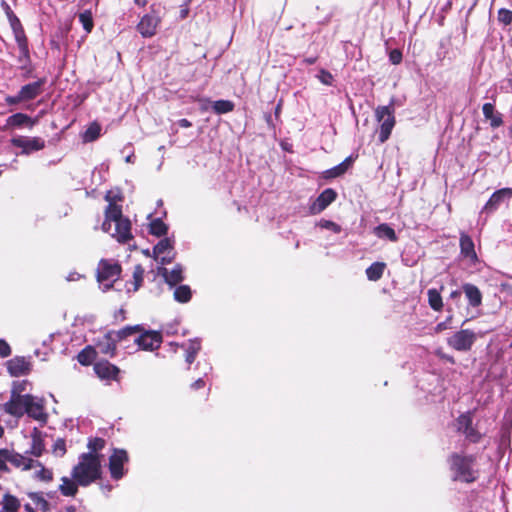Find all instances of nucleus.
Masks as SVG:
<instances>
[{
	"label": "nucleus",
	"instance_id": "obj_1",
	"mask_svg": "<svg viewBox=\"0 0 512 512\" xmlns=\"http://www.w3.org/2000/svg\"><path fill=\"white\" fill-rule=\"evenodd\" d=\"M72 478L82 487L101 479V455L95 453H83L79 457V462L71 472Z\"/></svg>",
	"mask_w": 512,
	"mask_h": 512
},
{
	"label": "nucleus",
	"instance_id": "obj_2",
	"mask_svg": "<svg viewBox=\"0 0 512 512\" xmlns=\"http://www.w3.org/2000/svg\"><path fill=\"white\" fill-rule=\"evenodd\" d=\"M476 462L475 455H465L454 452L449 455L448 463L454 473L453 480L473 483L478 479V471L473 468Z\"/></svg>",
	"mask_w": 512,
	"mask_h": 512
},
{
	"label": "nucleus",
	"instance_id": "obj_3",
	"mask_svg": "<svg viewBox=\"0 0 512 512\" xmlns=\"http://www.w3.org/2000/svg\"><path fill=\"white\" fill-rule=\"evenodd\" d=\"M122 266L112 259H101L96 270V279L103 284L104 291L113 288L114 283L121 277Z\"/></svg>",
	"mask_w": 512,
	"mask_h": 512
},
{
	"label": "nucleus",
	"instance_id": "obj_4",
	"mask_svg": "<svg viewBox=\"0 0 512 512\" xmlns=\"http://www.w3.org/2000/svg\"><path fill=\"white\" fill-rule=\"evenodd\" d=\"M375 117L379 125L378 140L380 143H385L396 124L395 109L392 104L385 106H378L375 109Z\"/></svg>",
	"mask_w": 512,
	"mask_h": 512
},
{
	"label": "nucleus",
	"instance_id": "obj_5",
	"mask_svg": "<svg viewBox=\"0 0 512 512\" xmlns=\"http://www.w3.org/2000/svg\"><path fill=\"white\" fill-rule=\"evenodd\" d=\"M46 78H40L35 82L23 85L16 95H8L5 97V103L9 106H15L22 102L36 99L44 91Z\"/></svg>",
	"mask_w": 512,
	"mask_h": 512
},
{
	"label": "nucleus",
	"instance_id": "obj_6",
	"mask_svg": "<svg viewBox=\"0 0 512 512\" xmlns=\"http://www.w3.org/2000/svg\"><path fill=\"white\" fill-rule=\"evenodd\" d=\"M161 22L162 17L159 7L156 4H152L149 8V12L140 18L136 29L143 38H151L156 35Z\"/></svg>",
	"mask_w": 512,
	"mask_h": 512
},
{
	"label": "nucleus",
	"instance_id": "obj_7",
	"mask_svg": "<svg viewBox=\"0 0 512 512\" xmlns=\"http://www.w3.org/2000/svg\"><path fill=\"white\" fill-rule=\"evenodd\" d=\"M457 430L462 432L471 443H479L482 434L473 426V413L471 411L460 414L457 419Z\"/></svg>",
	"mask_w": 512,
	"mask_h": 512
},
{
	"label": "nucleus",
	"instance_id": "obj_8",
	"mask_svg": "<svg viewBox=\"0 0 512 512\" xmlns=\"http://www.w3.org/2000/svg\"><path fill=\"white\" fill-rule=\"evenodd\" d=\"M477 337L470 329H461L447 339V344L456 351H469Z\"/></svg>",
	"mask_w": 512,
	"mask_h": 512
},
{
	"label": "nucleus",
	"instance_id": "obj_9",
	"mask_svg": "<svg viewBox=\"0 0 512 512\" xmlns=\"http://www.w3.org/2000/svg\"><path fill=\"white\" fill-rule=\"evenodd\" d=\"M129 456L124 449H113L112 454L109 457V472L111 478L114 480H120L125 475L124 464L128 463Z\"/></svg>",
	"mask_w": 512,
	"mask_h": 512
},
{
	"label": "nucleus",
	"instance_id": "obj_10",
	"mask_svg": "<svg viewBox=\"0 0 512 512\" xmlns=\"http://www.w3.org/2000/svg\"><path fill=\"white\" fill-rule=\"evenodd\" d=\"M96 376L104 381H120L121 370L118 366L112 364L107 359H99L93 365Z\"/></svg>",
	"mask_w": 512,
	"mask_h": 512
},
{
	"label": "nucleus",
	"instance_id": "obj_11",
	"mask_svg": "<svg viewBox=\"0 0 512 512\" xmlns=\"http://www.w3.org/2000/svg\"><path fill=\"white\" fill-rule=\"evenodd\" d=\"M26 408L25 414L30 418L39 421L41 424H46L48 421V414L45 411L44 401L36 399L31 394H25Z\"/></svg>",
	"mask_w": 512,
	"mask_h": 512
},
{
	"label": "nucleus",
	"instance_id": "obj_12",
	"mask_svg": "<svg viewBox=\"0 0 512 512\" xmlns=\"http://www.w3.org/2000/svg\"><path fill=\"white\" fill-rule=\"evenodd\" d=\"M10 142L12 146L21 148V153L25 155L45 148V140L40 137L29 138L25 136H18L13 137Z\"/></svg>",
	"mask_w": 512,
	"mask_h": 512
},
{
	"label": "nucleus",
	"instance_id": "obj_13",
	"mask_svg": "<svg viewBox=\"0 0 512 512\" xmlns=\"http://www.w3.org/2000/svg\"><path fill=\"white\" fill-rule=\"evenodd\" d=\"M6 368L12 377H20L32 371V363L30 357L15 356L6 362Z\"/></svg>",
	"mask_w": 512,
	"mask_h": 512
},
{
	"label": "nucleus",
	"instance_id": "obj_14",
	"mask_svg": "<svg viewBox=\"0 0 512 512\" xmlns=\"http://www.w3.org/2000/svg\"><path fill=\"white\" fill-rule=\"evenodd\" d=\"M115 232L112 234L119 243L126 244L132 238L131 221L123 216L122 207L120 206V217L114 220Z\"/></svg>",
	"mask_w": 512,
	"mask_h": 512
},
{
	"label": "nucleus",
	"instance_id": "obj_15",
	"mask_svg": "<svg viewBox=\"0 0 512 512\" xmlns=\"http://www.w3.org/2000/svg\"><path fill=\"white\" fill-rule=\"evenodd\" d=\"M162 335L157 331H141V334L135 339V343L146 351H154L162 344Z\"/></svg>",
	"mask_w": 512,
	"mask_h": 512
},
{
	"label": "nucleus",
	"instance_id": "obj_16",
	"mask_svg": "<svg viewBox=\"0 0 512 512\" xmlns=\"http://www.w3.org/2000/svg\"><path fill=\"white\" fill-rule=\"evenodd\" d=\"M98 353L113 358L117 355V342L114 340V330H109L94 345Z\"/></svg>",
	"mask_w": 512,
	"mask_h": 512
},
{
	"label": "nucleus",
	"instance_id": "obj_17",
	"mask_svg": "<svg viewBox=\"0 0 512 512\" xmlns=\"http://www.w3.org/2000/svg\"><path fill=\"white\" fill-rule=\"evenodd\" d=\"M15 41L19 50V55L17 56L19 68L23 71L31 73L33 68L28 38L26 37Z\"/></svg>",
	"mask_w": 512,
	"mask_h": 512
},
{
	"label": "nucleus",
	"instance_id": "obj_18",
	"mask_svg": "<svg viewBox=\"0 0 512 512\" xmlns=\"http://www.w3.org/2000/svg\"><path fill=\"white\" fill-rule=\"evenodd\" d=\"M26 399L24 395L11 394L10 399L3 405V410L16 418H21L25 414Z\"/></svg>",
	"mask_w": 512,
	"mask_h": 512
},
{
	"label": "nucleus",
	"instance_id": "obj_19",
	"mask_svg": "<svg viewBox=\"0 0 512 512\" xmlns=\"http://www.w3.org/2000/svg\"><path fill=\"white\" fill-rule=\"evenodd\" d=\"M337 198V192L332 188H327L320 193L310 206L312 214H318L325 210Z\"/></svg>",
	"mask_w": 512,
	"mask_h": 512
},
{
	"label": "nucleus",
	"instance_id": "obj_20",
	"mask_svg": "<svg viewBox=\"0 0 512 512\" xmlns=\"http://www.w3.org/2000/svg\"><path fill=\"white\" fill-rule=\"evenodd\" d=\"M357 157L358 155H350L346 157L340 164L323 171L321 173V178L331 180L344 175L353 166Z\"/></svg>",
	"mask_w": 512,
	"mask_h": 512
},
{
	"label": "nucleus",
	"instance_id": "obj_21",
	"mask_svg": "<svg viewBox=\"0 0 512 512\" xmlns=\"http://www.w3.org/2000/svg\"><path fill=\"white\" fill-rule=\"evenodd\" d=\"M8 462L15 468H21L25 471L34 468V466H40V461L22 455L13 449H8Z\"/></svg>",
	"mask_w": 512,
	"mask_h": 512
},
{
	"label": "nucleus",
	"instance_id": "obj_22",
	"mask_svg": "<svg viewBox=\"0 0 512 512\" xmlns=\"http://www.w3.org/2000/svg\"><path fill=\"white\" fill-rule=\"evenodd\" d=\"M110 194L111 192L109 191L105 195V200L108 201L109 204L105 209V219L102 223V230L104 232H109L111 229V223L120 217V205H117L114 202Z\"/></svg>",
	"mask_w": 512,
	"mask_h": 512
},
{
	"label": "nucleus",
	"instance_id": "obj_23",
	"mask_svg": "<svg viewBox=\"0 0 512 512\" xmlns=\"http://www.w3.org/2000/svg\"><path fill=\"white\" fill-rule=\"evenodd\" d=\"M459 246L460 254L464 258L469 259L473 264L478 262L473 239L466 232H460Z\"/></svg>",
	"mask_w": 512,
	"mask_h": 512
},
{
	"label": "nucleus",
	"instance_id": "obj_24",
	"mask_svg": "<svg viewBox=\"0 0 512 512\" xmlns=\"http://www.w3.org/2000/svg\"><path fill=\"white\" fill-rule=\"evenodd\" d=\"M505 198H512V188H502L495 191L484 206L486 212L495 211Z\"/></svg>",
	"mask_w": 512,
	"mask_h": 512
},
{
	"label": "nucleus",
	"instance_id": "obj_25",
	"mask_svg": "<svg viewBox=\"0 0 512 512\" xmlns=\"http://www.w3.org/2000/svg\"><path fill=\"white\" fill-rule=\"evenodd\" d=\"M462 291L468 301L469 306L477 308L482 305L483 295L480 289L472 283H464Z\"/></svg>",
	"mask_w": 512,
	"mask_h": 512
},
{
	"label": "nucleus",
	"instance_id": "obj_26",
	"mask_svg": "<svg viewBox=\"0 0 512 512\" xmlns=\"http://www.w3.org/2000/svg\"><path fill=\"white\" fill-rule=\"evenodd\" d=\"M158 274L161 275L170 286H175L183 281V270L180 264L175 265L171 271H168L165 267H159Z\"/></svg>",
	"mask_w": 512,
	"mask_h": 512
},
{
	"label": "nucleus",
	"instance_id": "obj_27",
	"mask_svg": "<svg viewBox=\"0 0 512 512\" xmlns=\"http://www.w3.org/2000/svg\"><path fill=\"white\" fill-rule=\"evenodd\" d=\"M31 447L26 454H31L35 457H40L45 451V443L43 434L38 428H34L31 432Z\"/></svg>",
	"mask_w": 512,
	"mask_h": 512
},
{
	"label": "nucleus",
	"instance_id": "obj_28",
	"mask_svg": "<svg viewBox=\"0 0 512 512\" xmlns=\"http://www.w3.org/2000/svg\"><path fill=\"white\" fill-rule=\"evenodd\" d=\"M484 118L490 121V126L495 129L503 125V117L500 112L495 111V106L492 103H484L482 106Z\"/></svg>",
	"mask_w": 512,
	"mask_h": 512
},
{
	"label": "nucleus",
	"instance_id": "obj_29",
	"mask_svg": "<svg viewBox=\"0 0 512 512\" xmlns=\"http://www.w3.org/2000/svg\"><path fill=\"white\" fill-rule=\"evenodd\" d=\"M6 123L8 126H11V127L20 128L23 126H27L29 128H32L35 125L36 121L33 120L27 114L18 112V113H15V114L9 116L6 120Z\"/></svg>",
	"mask_w": 512,
	"mask_h": 512
},
{
	"label": "nucleus",
	"instance_id": "obj_30",
	"mask_svg": "<svg viewBox=\"0 0 512 512\" xmlns=\"http://www.w3.org/2000/svg\"><path fill=\"white\" fill-rule=\"evenodd\" d=\"M98 352L92 345L85 346L77 355V361L83 366L94 365Z\"/></svg>",
	"mask_w": 512,
	"mask_h": 512
},
{
	"label": "nucleus",
	"instance_id": "obj_31",
	"mask_svg": "<svg viewBox=\"0 0 512 512\" xmlns=\"http://www.w3.org/2000/svg\"><path fill=\"white\" fill-rule=\"evenodd\" d=\"M61 485L59 486L60 493L65 497H74L78 492V486H80L77 481L73 478H68L66 476L61 478Z\"/></svg>",
	"mask_w": 512,
	"mask_h": 512
},
{
	"label": "nucleus",
	"instance_id": "obj_32",
	"mask_svg": "<svg viewBox=\"0 0 512 512\" xmlns=\"http://www.w3.org/2000/svg\"><path fill=\"white\" fill-rule=\"evenodd\" d=\"M374 234L380 239H388L391 242H396L398 237L395 230L387 223H382L374 228Z\"/></svg>",
	"mask_w": 512,
	"mask_h": 512
},
{
	"label": "nucleus",
	"instance_id": "obj_33",
	"mask_svg": "<svg viewBox=\"0 0 512 512\" xmlns=\"http://www.w3.org/2000/svg\"><path fill=\"white\" fill-rule=\"evenodd\" d=\"M386 263L374 262L366 269V276L370 281H378L382 278Z\"/></svg>",
	"mask_w": 512,
	"mask_h": 512
},
{
	"label": "nucleus",
	"instance_id": "obj_34",
	"mask_svg": "<svg viewBox=\"0 0 512 512\" xmlns=\"http://www.w3.org/2000/svg\"><path fill=\"white\" fill-rule=\"evenodd\" d=\"M141 331H143V328L140 325L126 326L120 330H114V340L118 344L119 342L125 340L129 336L140 333Z\"/></svg>",
	"mask_w": 512,
	"mask_h": 512
},
{
	"label": "nucleus",
	"instance_id": "obj_35",
	"mask_svg": "<svg viewBox=\"0 0 512 512\" xmlns=\"http://www.w3.org/2000/svg\"><path fill=\"white\" fill-rule=\"evenodd\" d=\"M200 349H201V341L199 339H191L188 341V344L186 346L185 360L189 365L195 361L196 356H197L198 352L200 351Z\"/></svg>",
	"mask_w": 512,
	"mask_h": 512
},
{
	"label": "nucleus",
	"instance_id": "obj_36",
	"mask_svg": "<svg viewBox=\"0 0 512 512\" xmlns=\"http://www.w3.org/2000/svg\"><path fill=\"white\" fill-rule=\"evenodd\" d=\"M427 296H428V303H429V306L431 307V309H433L436 312H439L443 309L444 305H443L442 296L437 289H435V288L429 289L427 291Z\"/></svg>",
	"mask_w": 512,
	"mask_h": 512
},
{
	"label": "nucleus",
	"instance_id": "obj_37",
	"mask_svg": "<svg viewBox=\"0 0 512 512\" xmlns=\"http://www.w3.org/2000/svg\"><path fill=\"white\" fill-rule=\"evenodd\" d=\"M2 509L0 512H18L20 501L11 494H5L2 499Z\"/></svg>",
	"mask_w": 512,
	"mask_h": 512
},
{
	"label": "nucleus",
	"instance_id": "obj_38",
	"mask_svg": "<svg viewBox=\"0 0 512 512\" xmlns=\"http://www.w3.org/2000/svg\"><path fill=\"white\" fill-rule=\"evenodd\" d=\"M149 233L156 237L165 236L168 232V226L163 222L162 219H153L149 224Z\"/></svg>",
	"mask_w": 512,
	"mask_h": 512
},
{
	"label": "nucleus",
	"instance_id": "obj_39",
	"mask_svg": "<svg viewBox=\"0 0 512 512\" xmlns=\"http://www.w3.org/2000/svg\"><path fill=\"white\" fill-rule=\"evenodd\" d=\"M153 253L157 258L165 253H173V241L168 237L161 239L154 246Z\"/></svg>",
	"mask_w": 512,
	"mask_h": 512
},
{
	"label": "nucleus",
	"instance_id": "obj_40",
	"mask_svg": "<svg viewBox=\"0 0 512 512\" xmlns=\"http://www.w3.org/2000/svg\"><path fill=\"white\" fill-rule=\"evenodd\" d=\"M192 297L191 289L188 285L177 286L174 290V299L179 303H187Z\"/></svg>",
	"mask_w": 512,
	"mask_h": 512
},
{
	"label": "nucleus",
	"instance_id": "obj_41",
	"mask_svg": "<svg viewBox=\"0 0 512 512\" xmlns=\"http://www.w3.org/2000/svg\"><path fill=\"white\" fill-rule=\"evenodd\" d=\"M101 126L97 122L91 123L83 134V141L85 143L93 142L100 136Z\"/></svg>",
	"mask_w": 512,
	"mask_h": 512
},
{
	"label": "nucleus",
	"instance_id": "obj_42",
	"mask_svg": "<svg viewBox=\"0 0 512 512\" xmlns=\"http://www.w3.org/2000/svg\"><path fill=\"white\" fill-rule=\"evenodd\" d=\"M234 103L230 100H217L213 103V111L216 114H226L234 110Z\"/></svg>",
	"mask_w": 512,
	"mask_h": 512
},
{
	"label": "nucleus",
	"instance_id": "obj_43",
	"mask_svg": "<svg viewBox=\"0 0 512 512\" xmlns=\"http://www.w3.org/2000/svg\"><path fill=\"white\" fill-rule=\"evenodd\" d=\"M10 27L12 29L15 40L26 38V33L24 27L20 21V19L16 16H13L12 19L9 20Z\"/></svg>",
	"mask_w": 512,
	"mask_h": 512
},
{
	"label": "nucleus",
	"instance_id": "obj_44",
	"mask_svg": "<svg viewBox=\"0 0 512 512\" xmlns=\"http://www.w3.org/2000/svg\"><path fill=\"white\" fill-rule=\"evenodd\" d=\"M79 22L82 24L86 33H91L94 28L93 15L90 10H85L79 14Z\"/></svg>",
	"mask_w": 512,
	"mask_h": 512
},
{
	"label": "nucleus",
	"instance_id": "obj_45",
	"mask_svg": "<svg viewBox=\"0 0 512 512\" xmlns=\"http://www.w3.org/2000/svg\"><path fill=\"white\" fill-rule=\"evenodd\" d=\"M28 497L40 507L41 511L48 512L50 510L49 502L43 497L40 492H30L28 493Z\"/></svg>",
	"mask_w": 512,
	"mask_h": 512
},
{
	"label": "nucleus",
	"instance_id": "obj_46",
	"mask_svg": "<svg viewBox=\"0 0 512 512\" xmlns=\"http://www.w3.org/2000/svg\"><path fill=\"white\" fill-rule=\"evenodd\" d=\"M145 270L141 264H137L133 271V291L136 292L142 286Z\"/></svg>",
	"mask_w": 512,
	"mask_h": 512
},
{
	"label": "nucleus",
	"instance_id": "obj_47",
	"mask_svg": "<svg viewBox=\"0 0 512 512\" xmlns=\"http://www.w3.org/2000/svg\"><path fill=\"white\" fill-rule=\"evenodd\" d=\"M34 468H39V470L35 472V478L38 480L44 482H51L53 480V471L46 468L41 462L40 466H34Z\"/></svg>",
	"mask_w": 512,
	"mask_h": 512
},
{
	"label": "nucleus",
	"instance_id": "obj_48",
	"mask_svg": "<svg viewBox=\"0 0 512 512\" xmlns=\"http://www.w3.org/2000/svg\"><path fill=\"white\" fill-rule=\"evenodd\" d=\"M106 441L100 437L90 438L87 443V447L90 450L88 453L98 454L99 451L104 449Z\"/></svg>",
	"mask_w": 512,
	"mask_h": 512
},
{
	"label": "nucleus",
	"instance_id": "obj_49",
	"mask_svg": "<svg viewBox=\"0 0 512 512\" xmlns=\"http://www.w3.org/2000/svg\"><path fill=\"white\" fill-rule=\"evenodd\" d=\"M497 19L499 23L504 26H509L512 23V11L506 8H501L498 10Z\"/></svg>",
	"mask_w": 512,
	"mask_h": 512
},
{
	"label": "nucleus",
	"instance_id": "obj_50",
	"mask_svg": "<svg viewBox=\"0 0 512 512\" xmlns=\"http://www.w3.org/2000/svg\"><path fill=\"white\" fill-rule=\"evenodd\" d=\"M67 452V449H66V442L63 438H58L53 446H52V453L56 456V457H63Z\"/></svg>",
	"mask_w": 512,
	"mask_h": 512
},
{
	"label": "nucleus",
	"instance_id": "obj_51",
	"mask_svg": "<svg viewBox=\"0 0 512 512\" xmlns=\"http://www.w3.org/2000/svg\"><path fill=\"white\" fill-rule=\"evenodd\" d=\"M317 78L321 83L328 86H331L334 81L333 75L326 69H320Z\"/></svg>",
	"mask_w": 512,
	"mask_h": 512
},
{
	"label": "nucleus",
	"instance_id": "obj_52",
	"mask_svg": "<svg viewBox=\"0 0 512 512\" xmlns=\"http://www.w3.org/2000/svg\"><path fill=\"white\" fill-rule=\"evenodd\" d=\"M28 384L27 380L22 381H14L11 389V394L13 395H22L21 393L26 390V385Z\"/></svg>",
	"mask_w": 512,
	"mask_h": 512
},
{
	"label": "nucleus",
	"instance_id": "obj_53",
	"mask_svg": "<svg viewBox=\"0 0 512 512\" xmlns=\"http://www.w3.org/2000/svg\"><path fill=\"white\" fill-rule=\"evenodd\" d=\"M7 462H8V449L1 448L0 449V471L1 472H9Z\"/></svg>",
	"mask_w": 512,
	"mask_h": 512
},
{
	"label": "nucleus",
	"instance_id": "obj_54",
	"mask_svg": "<svg viewBox=\"0 0 512 512\" xmlns=\"http://www.w3.org/2000/svg\"><path fill=\"white\" fill-rule=\"evenodd\" d=\"M403 58L402 52L399 49H393L389 53V60L392 64L398 65L401 63Z\"/></svg>",
	"mask_w": 512,
	"mask_h": 512
},
{
	"label": "nucleus",
	"instance_id": "obj_55",
	"mask_svg": "<svg viewBox=\"0 0 512 512\" xmlns=\"http://www.w3.org/2000/svg\"><path fill=\"white\" fill-rule=\"evenodd\" d=\"M12 353L10 345L4 340L0 339V358H6Z\"/></svg>",
	"mask_w": 512,
	"mask_h": 512
},
{
	"label": "nucleus",
	"instance_id": "obj_56",
	"mask_svg": "<svg viewBox=\"0 0 512 512\" xmlns=\"http://www.w3.org/2000/svg\"><path fill=\"white\" fill-rule=\"evenodd\" d=\"M159 262L161 265H166V264H170L174 258H175V253H165L161 256H159Z\"/></svg>",
	"mask_w": 512,
	"mask_h": 512
},
{
	"label": "nucleus",
	"instance_id": "obj_57",
	"mask_svg": "<svg viewBox=\"0 0 512 512\" xmlns=\"http://www.w3.org/2000/svg\"><path fill=\"white\" fill-rule=\"evenodd\" d=\"M1 7L5 12L8 21L10 19H12L13 16H16V14L13 12V10L11 9V7L9 6V4L6 1H4V0L2 1Z\"/></svg>",
	"mask_w": 512,
	"mask_h": 512
},
{
	"label": "nucleus",
	"instance_id": "obj_58",
	"mask_svg": "<svg viewBox=\"0 0 512 512\" xmlns=\"http://www.w3.org/2000/svg\"><path fill=\"white\" fill-rule=\"evenodd\" d=\"M189 4L190 3H186V0H184V4L181 6V9H180V19H185L187 18L188 14H189Z\"/></svg>",
	"mask_w": 512,
	"mask_h": 512
},
{
	"label": "nucleus",
	"instance_id": "obj_59",
	"mask_svg": "<svg viewBox=\"0 0 512 512\" xmlns=\"http://www.w3.org/2000/svg\"><path fill=\"white\" fill-rule=\"evenodd\" d=\"M323 227L332 229L335 233H339L341 231V227L332 221H325Z\"/></svg>",
	"mask_w": 512,
	"mask_h": 512
},
{
	"label": "nucleus",
	"instance_id": "obj_60",
	"mask_svg": "<svg viewBox=\"0 0 512 512\" xmlns=\"http://www.w3.org/2000/svg\"><path fill=\"white\" fill-rule=\"evenodd\" d=\"M452 320V316L447 317L446 321L440 322L436 325L435 330L436 332H441L448 328V322Z\"/></svg>",
	"mask_w": 512,
	"mask_h": 512
},
{
	"label": "nucleus",
	"instance_id": "obj_61",
	"mask_svg": "<svg viewBox=\"0 0 512 512\" xmlns=\"http://www.w3.org/2000/svg\"><path fill=\"white\" fill-rule=\"evenodd\" d=\"M191 387L193 389H201L205 387V381L202 378L197 379L194 383H192Z\"/></svg>",
	"mask_w": 512,
	"mask_h": 512
},
{
	"label": "nucleus",
	"instance_id": "obj_62",
	"mask_svg": "<svg viewBox=\"0 0 512 512\" xmlns=\"http://www.w3.org/2000/svg\"><path fill=\"white\" fill-rule=\"evenodd\" d=\"M463 291L461 290H453L451 293H450V299L452 300H455V301H459L460 298H461V294H462Z\"/></svg>",
	"mask_w": 512,
	"mask_h": 512
},
{
	"label": "nucleus",
	"instance_id": "obj_63",
	"mask_svg": "<svg viewBox=\"0 0 512 512\" xmlns=\"http://www.w3.org/2000/svg\"><path fill=\"white\" fill-rule=\"evenodd\" d=\"M178 125L182 128H190L192 123L188 119L182 118L178 121Z\"/></svg>",
	"mask_w": 512,
	"mask_h": 512
},
{
	"label": "nucleus",
	"instance_id": "obj_64",
	"mask_svg": "<svg viewBox=\"0 0 512 512\" xmlns=\"http://www.w3.org/2000/svg\"><path fill=\"white\" fill-rule=\"evenodd\" d=\"M134 4L140 8L146 7L148 0H133Z\"/></svg>",
	"mask_w": 512,
	"mask_h": 512
}]
</instances>
